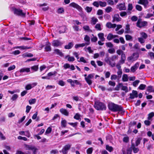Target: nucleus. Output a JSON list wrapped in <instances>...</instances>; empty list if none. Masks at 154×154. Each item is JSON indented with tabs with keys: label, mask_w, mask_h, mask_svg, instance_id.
Returning <instances> with one entry per match:
<instances>
[{
	"label": "nucleus",
	"mask_w": 154,
	"mask_h": 154,
	"mask_svg": "<svg viewBox=\"0 0 154 154\" xmlns=\"http://www.w3.org/2000/svg\"><path fill=\"white\" fill-rule=\"evenodd\" d=\"M68 58L67 59L68 61L69 62H73L75 60V58L73 57H70L69 55H68L66 57V58Z\"/></svg>",
	"instance_id": "nucleus-33"
},
{
	"label": "nucleus",
	"mask_w": 154,
	"mask_h": 154,
	"mask_svg": "<svg viewBox=\"0 0 154 154\" xmlns=\"http://www.w3.org/2000/svg\"><path fill=\"white\" fill-rule=\"evenodd\" d=\"M139 56V54L137 53H134L130 56L127 58L128 60L129 61L133 62L137 60Z\"/></svg>",
	"instance_id": "nucleus-6"
},
{
	"label": "nucleus",
	"mask_w": 154,
	"mask_h": 154,
	"mask_svg": "<svg viewBox=\"0 0 154 154\" xmlns=\"http://www.w3.org/2000/svg\"><path fill=\"white\" fill-rule=\"evenodd\" d=\"M142 140V138L141 137H137L135 141V145L136 146H137L140 143V141Z\"/></svg>",
	"instance_id": "nucleus-27"
},
{
	"label": "nucleus",
	"mask_w": 154,
	"mask_h": 154,
	"mask_svg": "<svg viewBox=\"0 0 154 154\" xmlns=\"http://www.w3.org/2000/svg\"><path fill=\"white\" fill-rule=\"evenodd\" d=\"M92 4L94 6L98 8L99 7V2L95 1L93 2Z\"/></svg>",
	"instance_id": "nucleus-59"
},
{
	"label": "nucleus",
	"mask_w": 154,
	"mask_h": 154,
	"mask_svg": "<svg viewBox=\"0 0 154 154\" xmlns=\"http://www.w3.org/2000/svg\"><path fill=\"white\" fill-rule=\"evenodd\" d=\"M106 12L107 13H109L113 10V9L112 7L110 6L107 7L105 9Z\"/></svg>",
	"instance_id": "nucleus-38"
},
{
	"label": "nucleus",
	"mask_w": 154,
	"mask_h": 154,
	"mask_svg": "<svg viewBox=\"0 0 154 154\" xmlns=\"http://www.w3.org/2000/svg\"><path fill=\"white\" fill-rule=\"evenodd\" d=\"M31 69L33 70L34 71H37L38 69V66L37 65H35L32 66L31 67Z\"/></svg>",
	"instance_id": "nucleus-44"
},
{
	"label": "nucleus",
	"mask_w": 154,
	"mask_h": 154,
	"mask_svg": "<svg viewBox=\"0 0 154 154\" xmlns=\"http://www.w3.org/2000/svg\"><path fill=\"white\" fill-rule=\"evenodd\" d=\"M92 35L93 36V37L91 39V42H96L97 40V38L96 36H94V35L92 34Z\"/></svg>",
	"instance_id": "nucleus-55"
},
{
	"label": "nucleus",
	"mask_w": 154,
	"mask_h": 154,
	"mask_svg": "<svg viewBox=\"0 0 154 154\" xmlns=\"http://www.w3.org/2000/svg\"><path fill=\"white\" fill-rule=\"evenodd\" d=\"M138 97V93L137 91L133 90L132 93L130 94L129 98L131 99H133Z\"/></svg>",
	"instance_id": "nucleus-13"
},
{
	"label": "nucleus",
	"mask_w": 154,
	"mask_h": 154,
	"mask_svg": "<svg viewBox=\"0 0 154 154\" xmlns=\"http://www.w3.org/2000/svg\"><path fill=\"white\" fill-rule=\"evenodd\" d=\"M145 39L142 37H139L138 38V41L141 44L144 43L145 42Z\"/></svg>",
	"instance_id": "nucleus-49"
},
{
	"label": "nucleus",
	"mask_w": 154,
	"mask_h": 154,
	"mask_svg": "<svg viewBox=\"0 0 154 154\" xmlns=\"http://www.w3.org/2000/svg\"><path fill=\"white\" fill-rule=\"evenodd\" d=\"M74 45L73 42H70L68 43L67 45L65 46L64 48L66 49H70Z\"/></svg>",
	"instance_id": "nucleus-25"
},
{
	"label": "nucleus",
	"mask_w": 154,
	"mask_h": 154,
	"mask_svg": "<svg viewBox=\"0 0 154 154\" xmlns=\"http://www.w3.org/2000/svg\"><path fill=\"white\" fill-rule=\"evenodd\" d=\"M138 3L143 5L145 8H146L148 7L149 2L147 0H139Z\"/></svg>",
	"instance_id": "nucleus-10"
},
{
	"label": "nucleus",
	"mask_w": 154,
	"mask_h": 154,
	"mask_svg": "<svg viewBox=\"0 0 154 154\" xmlns=\"http://www.w3.org/2000/svg\"><path fill=\"white\" fill-rule=\"evenodd\" d=\"M125 33H131L130 26L128 24H127L126 25Z\"/></svg>",
	"instance_id": "nucleus-29"
},
{
	"label": "nucleus",
	"mask_w": 154,
	"mask_h": 154,
	"mask_svg": "<svg viewBox=\"0 0 154 154\" xmlns=\"http://www.w3.org/2000/svg\"><path fill=\"white\" fill-rule=\"evenodd\" d=\"M83 28L85 31H91V30L90 29L89 26H83Z\"/></svg>",
	"instance_id": "nucleus-53"
},
{
	"label": "nucleus",
	"mask_w": 154,
	"mask_h": 154,
	"mask_svg": "<svg viewBox=\"0 0 154 154\" xmlns=\"http://www.w3.org/2000/svg\"><path fill=\"white\" fill-rule=\"evenodd\" d=\"M106 26L109 29L115 28L116 26V24H112L111 22H109L106 23Z\"/></svg>",
	"instance_id": "nucleus-17"
},
{
	"label": "nucleus",
	"mask_w": 154,
	"mask_h": 154,
	"mask_svg": "<svg viewBox=\"0 0 154 154\" xmlns=\"http://www.w3.org/2000/svg\"><path fill=\"white\" fill-rule=\"evenodd\" d=\"M54 51V53L57 55L61 57H63V54L60 50L58 49H55Z\"/></svg>",
	"instance_id": "nucleus-22"
},
{
	"label": "nucleus",
	"mask_w": 154,
	"mask_h": 154,
	"mask_svg": "<svg viewBox=\"0 0 154 154\" xmlns=\"http://www.w3.org/2000/svg\"><path fill=\"white\" fill-rule=\"evenodd\" d=\"M121 20L122 18L119 17V14H116L114 15L113 17L112 22H114L115 21L118 22L121 21Z\"/></svg>",
	"instance_id": "nucleus-14"
},
{
	"label": "nucleus",
	"mask_w": 154,
	"mask_h": 154,
	"mask_svg": "<svg viewBox=\"0 0 154 154\" xmlns=\"http://www.w3.org/2000/svg\"><path fill=\"white\" fill-rule=\"evenodd\" d=\"M66 29L67 28L65 26H63L60 28L59 32L60 33H63L65 32Z\"/></svg>",
	"instance_id": "nucleus-28"
},
{
	"label": "nucleus",
	"mask_w": 154,
	"mask_h": 154,
	"mask_svg": "<svg viewBox=\"0 0 154 154\" xmlns=\"http://www.w3.org/2000/svg\"><path fill=\"white\" fill-rule=\"evenodd\" d=\"M139 66V63L138 62L136 63L133 66L131 67V71L133 72H134L137 69Z\"/></svg>",
	"instance_id": "nucleus-16"
},
{
	"label": "nucleus",
	"mask_w": 154,
	"mask_h": 154,
	"mask_svg": "<svg viewBox=\"0 0 154 154\" xmlns=\"http://www.w3.org/2000/svg\"><path fill=\"white\" fill-rule=\"evenodd\" d=\"M85 45L86 44L84 43L81 44H77L75 45V47L76 49H77L79 47H84Z\"/></svg>",
	"instance_id": "nucleus-37"
},
{
	"label": "nucleus",
	"mask_w": 154,
	"mask_h": 154,
	"mask_svg": "<svg viewBox=\"0 0 154 154\" xmlns=\"http://www.w3.org/2000/svg\"><path fill=\"white\" fill-rule=\"evenodd\" d=\"M108 51L109 53L111 54L114 53L115 51V49L113 48L109 49Z\"/></svg>",
	"instance_id": "nucleus-60"
},
{
	"label": "nucleus",
	"mask_w": 154,
	"mask_h": 154,
	"mask_svg": "<svg viewBox=\"0 0 154 154\" xmlns=\"http://www.w3.org/2000/svg\"><path fill=\"white\" fill-rule=\"evenodd\" d=\"M85 79L87 83L89 85H91L92 83V81L91 79H89L88 78L85 77Z\"/></svg>",
	"instance_id": "nucleus-39"
},
{
	"label": "nucleus",
	"mask_w": 154,
	"mask_h": 154,
	"mask_svg": "<svg viewBox=\"0 0 154 154\" xmlns=\"http://www.w3.org/2000/svg\"><path fill=\"white\" fill-rule=\"evenodd\" d=\"M148 54L151 59L153 58L154 59V53L153 52H150L148 53Z\"/></svg>",
	"instance_id": "nucleus-64"
},
{
	"label": "nucleus",
	"mask_w": 154,
	"mask_h": 154,
	"mask_svg": "<svg viewBox=\"0 0 154 154\" xmlns=\"http://www.w3.org/2000/svg\"><path fill=\"white\" fill-rule=\"evenodd\" d=\"M107 4L105 2H102L101 1H99V5L101 7H105L106 6Z\"/></svg>",
	"instance_id": "nucleus-43"
},
{
	"label": "nucleus",
	"mask_w": 154,
	"mask_h": 154,
	"mask_svg": "<svg viewBox=\"0 0 154 154\" xmlns=\"http://www.w3.org/2000/svg\"><path fill=\"white\" fill-rule=\"evenodd\" d=\"M135 146V145L134 143H131V148L133 150L134 153H136L139 151V149L138 148H136Z\"/></svg>",
	"instance_id": "nucleus-18"
},
{
	"label": "nucleus",
	"mask_w": 154,
	"mask_h": 154,
	"mask_svg": "<svg viewBox=\"0 0 154 154\" xmlns=\"http://www.w3.org/2000/svg\"><path fill=\"white\" fill-rule=\"evenodd\" d=\"M36 102V99H31L29 101V102L30 104H34Z\"/></svg>",
	"instance_id": "nucleus-47"
},
{
	"label": "nucleus",
	"mask_w": 154,
	"mask_h": 154,
	"mask_svg": "<svg viewBox=\"0 0 154 154\" xmlns=\"http://www.w3.org/2000/svg\"><path fill=\"white\" fill-rule=\"evenodd\" d=\"M117 59L118 57L116 55H112L110 57H109L107 55L105 58L104 61L111 67H113L116 66L115 61Z\"/></svg>",
	"instance_id": "nucleus-2"
},
{
	"label": "nucleus",
	"mask_w": 154,
	"mask_h": 154,
	"mask_svg": "<svg viewBox=\"0 0 154 154\" xmlns=\"http://www.w3.org/2000/svg\"><path fill=\"white\" fill-rule=\"evenodd\" d=\"M104 34L103 33H100L98 34V36L99 38L101 41L103 42L105 40V38L104 37Z\"/></svg>",
	"instance_id": "nucleus-26"
},
{
	"label": "nucleus",
	"mask_w": 154,
	"mask_h": 154,
	"mask_svg": "<svg viewBox=\"0 0 154 154\" xmlns=\"http://www.w3.org/2000/svg\"><path fill=\"white\" fill-rule=\"evenodd\" d=\"M136 8L137 10L139 11H140L142 10V7L141 6L138 5H136Z\"/></svg>",
	"instance_id": "nucleus-63"
},
{
	"label": "nucleus",
	"mask_w": 154,
	"mask_h": 154,
	"mask_svg": "<svg viewBox=\"0 0 154 154\" xmlns=\"http://www.w3.org/2000/svg\"><path fill=\"white\" fill-rule=\"evenodd\" d=\"M146 87V85H145L141 84L138 87V88L141 90H143L145 89Z\"/></svg>",
	"instance_id": "nucleus-52"
},
{
	"label": "nucleus",
	"mask_w": 154,
	"mask_h": 154,
	"mask_svg": "<svg viewBox=\"0 0 154 154\" xmlns=\"http://www.w3.org/2000/svg\"><path fill=\"white\" fill-rule=\"evenodd\" d=\"M69 5L70 7H73L77 9L79 11H82V8L77 4L75 2H72L70 3Z\"/></svg>",
	"instance_id": "nucleus-9"
},
{
	"label": "nucleus",
	"mask_w": 154,
	"mask_h": 154,
	"mask_svg": "<svg viewBox=\"0 0 154 154\" xmlns=\"http://www.w3.org/2000/svg\"><path fill=\"white\" fill-rule=\"evenodd\" d=\"M18 97V95L17 94H14L12 97L11 99L12 101L16 100Z\"/></svg>",
	"instance_id": "nucleus-41"
},
{
	"label": "nucleus",
	"mask_w": 154,
	"mask_h": 154,
	"mask_svg": "<svg viewBox=\"0 0 154 154\" xmlns=\"http://www.w3.org/2000/svg\"><path fill=\"white\" fill-rule=\"evenodd\" d=\"M37 84L36 83H34L31 84H28L26 87L25 88L27 90L30 89L31 88L35 86Z\"/></svg>",
	"instance_id": "nucleus-20"
},
{
	"label": "nucleus",
	"mask_w": 154,
	"mask_h": 154,
	"mask_svg": "<svg viewBox=\"0 0 154 154\" xmlns=\"http://www.w3.org/2000/svg\"><path fill=\"white\" fill-rule=\"evenodd\" d=\"M72 27H73V29H74V30L75 31H79L80 30L79 29V26H78L75 25L73 26H72Z\"/></svg>",
	"instance_id": "nucleus-62"
},
{
	"label": "nucleus",
	"mask_w": 154,
	"mask_h": 154,
	"mask_svg": "<svg viewBox=\"0 0 154 154\" xmlns=\"http://www.w3.org/2000/svg\"><path fill=\"white\" fill-rule=\"evenodd\" d=\"M125 37L126 38V39L127 40H132V37L129 35H125Z\"/></svg>",
	"instance_id": "nucleus-50"
},
{
	"label": "nucleus",
	"mask_w": 154,
	"mask_h": 154,
	"mask_svg": "<svg viewBox=\"0 0 154 154\" xmlns=\"http://www.w3.org/2000/svg\"><path fill=\"white\" fill-rule=\"evenodd\" d=\"M13 11L14 14L25 17L26 16V13H23L22 10L16 8H13Z\"/></svg>",
	"instance_id": "nucleus-5"
},
{
	"label": "nucleus",
	"mask_w": 154,
	"mask_h": 154,
	"mask_svg": "<svg viewBox=\"0 0 154 154\" xmlns=\"http://www.w3.org/2000/svg\"><path fill=\"white\" fill-rule=\"evenodd\" d=\"M140 34L142 37L145 39H146L148 37L147 34L144 32H141L140 33Z\"/></svg>",
	"instance_id": "nucleus-36"
},
{
	"label": "nucleus",
	"mask_w": 154,
	"mask_h": 154,
	"mask_svg": "<svg viewBox=\"0 0 154 154\" xmlns=\"http://www.w3.org/2000/svg\"><path fill=\"white\" fill-rule=\"evenodd\" d=\"M106 149L110 152H111L113 151V148L111 146H109L108 145L106 146Z\"/></svg>",
	"instance_id": "nucleus-30"
},
{
	"label": "nucleus",
	"mask_w": 154,
	"mask_h": 154,
	"mask_svg": "<svg viewBox=\"0 0 154 154\" xmlns=\"http://www.w3.org/2000/svg\"><path fill=\"white\" fill-rule=\"evenodd\" d=\"M64 9L63 8H59L57 11V12L59 14H61L64 12Z\"/></svg>",
	"instance_id": "nucleus-56"
},
{
	"label": "nucleus",
	"mask_w": 154,
	"mask_h": 154,
	"mask_svg": "<svg viewBox=\"0 0 154 154\" xmlns=\"http://www.w3.org/2000/svg\"><path fill=\"white\" fill-rule=\"evenodd\" d=\"M26 150H30L32 151L33 154H36L37 153L38 149L35 147L34 146L31 145H26Z\"/></svg>",
	"instance_id": "nucleus-8"
},
{
	"label": "nucleus",
	"mask_w": 154,
	"mask_h": 154,
	"mask_svg": "<svg viewBox=\"0 0 154 154\" xmlns=\"http://www.w3.org/2000/svg\"><path fill=\"white\" fill-rule=\"evenodd\" d=\"M114 38L113 35L112 33H110L109 34L107 37V39L108 40H111Z\"/></svg>",
	"instance_id": "nucleus-35"
},
{
	"label": "nucleus",
	"mask_w": 154,
	"mask_h": 154,
	"mask_svg": "<svg viewBox=\"0 0 154 154\" xmlns=\"http://www.w3.org/2000/svg\"><path fill=\"white\" fill-rule=\"evenodd\" d=\"M147 91L149 92H154V89L152 86H149L148 87Z\"/></svg>",
	"instance_id": "nucleus-34"
},
{
	"label": "nucleus",
	"mask_w": 154,
	"mask_h": 154,
	"mask_svg": "<svg viewBox=\"0 0 154 154\" xmlns=\"http://www.w3.org/2000/svg\"><path fill=\"white\" fill-rule=\"evenodd\" d=\"M71 145L67 144L65 145L61 150L60 151V152H62L63 154H67L68 151L70 149Z\"/></svg>",
	"instance_id": "nucleus-7"
},
{
	"label": "nucleus",
	"mask_w": 154,
	"mask_h": 154,
	"mask_svg": "<svg viewBox=\"0 0 154 154\" xmlns=\"http://www.w3.org/2000/svg\"><path fill=\"white\" fill-rule=\"evenodd\" d=\"M148 23L146 21H142L141 19H139L136 23V26L140 28L146 26L147 25Z\"/></svg>",
	"instance_id": "nucleus-4"
},
{
	"label": "nucleus",
	"mask_w": 154,
	"mask_h": 154,
	"mask_svg": "<svg viewBox=\"0 0 154 154\" xmlns=\"http://www.w3.org/2000/svg\"><path fill=\"white\" fill-rule=\"evenodd\" d=\"M116 8L120 11L124 10L126 9V7L125 6V3H121L118 4L116 5Z\"/></svg>",
	"instance_id": "nucleus-12"
},
{
	"label": "nucleus",
	"mask_w": 154,
	"mask_h": 154,
	"mask_svg": "<svg viewBox=\"0 0 154 154\" xmlns=\"http://www.w3.org/2000/svg\"><path fill=\"white\" fill-rule=\"evenodd\" d=\"M117 74L118 75L117 76L119 78V79L121 77L122 75V70H118L117 72Z\"/></svg>",
	"instance_id": "nucleus-40"
},
{
	"label": "nucleus",
	"mask_w": 154,
	"mask_h": 154,
	"mask_svg": "<svg viewBox=\"0 0 154 154\" xmlns=\"http://www.w3.org/2000/svg\"><path fill=\"white\" fill-rule=\"evenodd\" d=\"M95 28L97 30L100 31L102 29L101 28V25L99 23L96 24L95 26Z\"/></svg>",
	"instance_id": "nucleus-42"
},
{
	"label": "nucleus",
	"mask_w": 154,
	"mask_h": 154,
	"mask_svg": "<svg viewBox=\"0 0 154 154\" xmlns=\"http://www.w3.org/2000/svg\"><path fill=\"white\" fill-rule=\"evenodd\" d=\"M106 45L108 47L112 48L113 47V45L110 42L106 43Z\"/></svg>",
	"instance_id": "nucleus-58"
},
{
	"label": "nucleus",
	"mask_w": 154,
	"mask_h": 154,
	"mask_svg": "<svg viewBox=\"0 0 154 154\" xmlns=\"http://www.w3.org/2000/svg\"><path fill=\"white\" fill-rule=\"evenodd\" d=\"M154 116V112H152L149 113L148 114V119L150 120L152 117Z\"/></svg>",
	"instance_id": "nucleus-51"
},
{
	"label": "nucleus",
	"mask_w": 154,
	"mask_h": 154,
	"mask_svg": "<svg viewBox=\"0 0 154 154\" xmlns=\"http://www.w3.org/2000/svg\"><path fill=\"white\" fill-rule=\"evenodd\" d=\"M80 115L78 113H77L74 116V118L77 119L79 120L80 119Z\"/></svg>",
	"instance_id": "nucleus-57"
},
{
	"label": "nucleus",
	"mask_w": 154,
	"mask_h": 154,
	"mask_svg": "<svg viewBox=\"0 0 154 154\" xmlns=\"http://www.w3.org/2000/svg\"><path fill=\"white\" fill-rule=\"evenodd\" d=\"M95 108L98 110H105L106 107V105L103 103L99 101H96L94 105Z\"/></svg>",
	"instance_id": "nucleus-3"
},
{
	"label": "nucleus",
	"mask_w": 154,
	"mask_h": 154,
	"mask_svg": "<svg viewBox=\"0 0 154 154\" xmlns=\"http://www.w3.org/2000/svg\"><path fill=\"white\" fill-rule=\"evenodd\" d=\"M55 86L54 85H48L46 87V89L47 90L50 89L52 88H54Z\"/></svg>",
	"instance_id": "nucleus-61"
},
{
	"label": "nucleus",
	"mask_w": 154,
	"mask_h": 154,
	"mask_svg": "<svg viewBox=\"0 0 154 154\" xmlns=\"http://www.w3.org/2000/svg\"><path fill=\"white\" fill-rule=\"evenodd\" d=\"M93 148H89L87 150V154H91L93 152Z\"/></svg>",
	"instance_id": "nucleus-48"
},
{
	"label": "nucleus",
	"mask_w": 154,
	"mask_h": 154,
	"mask_svg": "<svg viewBox=\"0 0 154 154\" xmlns=\"http://www.w3.org/2000/svg\"><path fill=\"white\" fill-rule=\"evenodd\" d=\"M85 10L88 13H90L91 11L92 10V8L87 6L85 8Z\"/></svg>",
	"instance_id": "nucleus-45"
},
{
	"label": "nucleus",
	"mask_w": 154,
	"mask_h": 154,
	"mask_svg": "<svg viewBox=\"0 0 154 154\" xmlns=\"http://www.w3.org/2000/svg\"><path fill=\"white\" fill-rule=\"evenodd\" d=\"M122 80L124 82H127L128 81V76L126 74H124L122 76Z\"/></svg>",
	"instance_id": "nucleus-32"
},
{
	"label": "nucleus",
	"mask_w": 154,
	"mask_h": 154,
	"mask_svg": "<svg viewBox=\"0 0 154 154\" xmlns=\"http://www.w3.org/2000/svg\"><path fill=\"white\" fill-rule=\"evenodd\" d=\"M66 121L65 120H62L61 122V126L62 127L65 128L66 126Z\"/></svg>",
	"instance_id": "nucleus-46"
},
{
	"label": "nucleus",
	"mask_w": 154,
	"mask_h": 154,
	"mask_svg": "<svg viewBox=\"0 0 154 154\" xmlns=\"http://www.w3.org/2000/svg\"><path fill=\"white\" fill-rule=\"evenodd\" d=\"M108 107L111 111L113 112H118L119 113L122 115H123L125 112V111L121 106L112 103H109Z\"/></svg>",
	"instance_id": "nucleus-1"
},
{
	"label": "nucleus",
	"mask_w": 154,
	"mask_h": 154,
	"mask_svg": "<svg viewBox=\"0 0 154 154\" xmlns=\"http://www.w3.org/2000/svg\"><path fill=\"white\" fill-rule=\"evenodd\" d=\"M84 39L86 42V43H85L86 44V45H88L90 44V38L88 35H86L84 38Z\"/></svg>",
	"instance_id": "nucleus-21"
},
{
	"label": "nucleus",
	"mask_w": 154,
	"mask_h": 154,
	"mask_svg": "<svg viewBox=\"0 0 154 154\" xmlns=\"http://www.w3.org/2000/svg\"><path fill=\"white\" fill-rule=\"evenodd\" d=\"M20 73H22L24 72H30V68H21L20 70Z\"/></svg>",
	"instance_id": "nucleus-24"
},
{
	"label": "nucleus",
	"mask_w": 154,
	"mask_h": 154,
	"mask_svg": "<svg viewBox=\"0 0 154 154\" xmlns=\"http://www.w3.org/2000/svg\"><path fill=\"white\" fill-rule=\"evenodd\" d=\"M51 44L49 42H47L46 44L45 49L47 51H50L51 50V48L50 46Z\"/></svg>",
	"instance_id": "nucleus-23"
},
{
	"label": "nucleus",
	"mask_w": 154,
	"mask_h": 154,
	"mask_svg": "<svg viewBox=\"0 0 154 154\" xmlns=\"http://www.w3.org/2000/svg\"><path fill=\"white\" fill-rule=\"evenodd\" d=\"M79 62H82L84 63H87V62L86 60L83 57H80V59L79 60H78Z\"/></svg>",
	"instance_id": "nucleus-54"
},
{
	"label": "nucleus",
	"mask_w": 154,
	"mask_h": 154,
	"mask_svg": "<svg viewBox=\"0 0 154 154\" xmlns=\"http://www.w3.org/2000/svg\"><path fill=\"white\" fill-rule=\"evenodd\" d=\"M98 21L97 18L95 17H93L91 18V23L93 25H95Z\"/></svg>",
	"instance_id": "nucleus-31"
},
{
	"label": "nucleus",
	"mask_w": 154,
	"mask_h": 154,
	"mask_svg": "<svg viewBox=\"0 0 154 154\" xmlns=\"http://www.w3.org/2000/svg\"><path fill=\"white\" fill-rule=\"evenodd\" d=\"M60 112L63 114L64 115L68 116L69 115V112L65 109L63 108L60 109Z\"/></svg>",
	"instance_id": "nucleus-19"
},
{
	"label": "nucleus",
	"mask_w": 154,
	"mask_h": 154,
	"mask_svg": "<svg viewBox=\"0 0 154 154\" xmlns=\"http://www.w3.org/2000/svg\"><path fill=\"white\" fill-rule=\"evenodd\" d=\"M63 67L65 69L70 68L72 70H74L75 69V68L74 66L73 65H71L70 66V64L68 63H66L64 64L63 66Z\"/></svg>",
	"instance_id": "nucleus-15"
},
{
	"label": "nucleus",
	"mask_w": 154,
	"mask_h": 154,
	"mask_svg": "<svg viewBox=\"0 0 154 154\" xmlns=\"http://www.w3.org/2000/svg\"><path fill=\"white\" fill-rule=\"evenodd\" d=\"M63 44V42L57 40H55L53 41L52 45L54 47L60 46Z\"/></svg>",
	"instance_id": "nucleus-11"
}]
</instances>
